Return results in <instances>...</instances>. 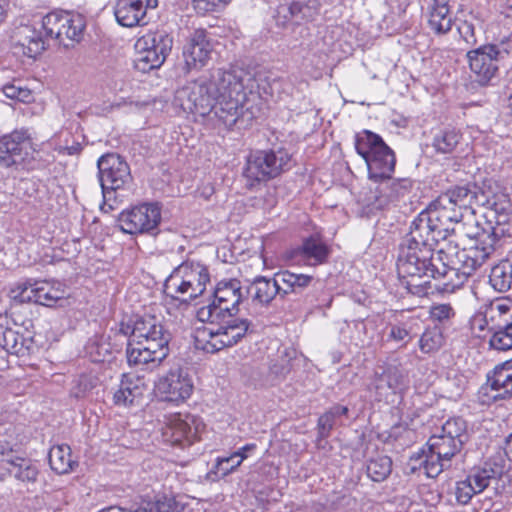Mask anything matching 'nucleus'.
I'll use <instances>...</instances> for the list:
<instances>
[{
  "mask_svg": "<svg viewBox=\"0 0 512 512\" xmlns=\"http://www.w3.org/2000/svg\"><path fill=\"white\" fill-rule=\"evenodd\" d=\"M444 344L442 329L438 326L427 328L420 337L419 348L423 353L439 350Z\"/></svg>",
  "mask_w": 512,
  "mask_h": 512,
  "instance_id": "obj_45",
  "label": "nucleus"
},
{
  "mask_svg": "<svg viewBox=\"0 0 512 512\" xmlns=\"http://www.w3.org/2000/svg\"><path fill=\"white\" fill-rule=\"evenodd\" d=\"M150 505L153 507V512H181L183 510V505L175 497L167 495L159 497L154 503L147 502L139 507L150 508Z\"/></svg>",
  "mask_w": 512,
  "mask_h": 512,
  "instance_id": "obj_49",
  "label": "nucleus"
},
{
  "mask_svg": "<svg viewBox=\"0 0 512 512\" xmlns=\"http://www.w3.org/2000/svg\"><path fill=\"white\" fill-rule=\"evenodd\" d=\"M291 155L282 148L257 150L247 157L243 175L246 185L252 189L267 182L290 168Z\"/></svg>",
  "mask_w": 512,
  "mask_h": 512,
  "instance_id": "obj_7",
  "label": "nucleus"
},
{
  "mask_svg": "<svg viewBox=\"0 0 512 512\" xmlns=\"http://www.w3.org/2000/svg\"><path fill=\"white\" fill-rule=\"evenodd\" d=\"M328 412L336 419L340 415H345L348 412V408L346 406L335 405Z\"/></svg>",
  "mask_w": 512,
  "mask_h": 512,
  "instance_id": "obj_60",
  "label": "nucleus"
},
{
  "mask_svg": "<svg viewBox=\"0 0 512 512\" xmlns=\"http://www.w3.org/2000/svg\"><path fill=\"white\" fill-rule=\"evenodd\" d=\"M2 92L7 98L23 103H30L34 98L31 89L20 79H13L6 83L2 87Z\"/></svg>",
  "mask_w": 512,
  "mask_h": 512,
  "instance_id": "obj_47",
  "label": "nucleus"
},
{
  "mask_svg": "<svg viewBox=\"0 0 512 512\" xmlns=\"http://www.w3.org/2000/svg\"><path fill=\"white\" fill-rule=\"evenodd\" d=\"M99 512H153V507L150 505V508H141L138 506H131L130 509H124L118 506H111L105 509L100 510Z\"/></svg>",
  "mask_w": 512,
  "mask_h": 512,
  "instance_id": "obj_57",
  "label": "nucleus"
},
{
  "mask_svg": "<svg viewBox=\"0 0 512 512\" xmlns=\"http://www.w3.org/2000/svg\"><path fill=\"white\" fill-rule=\"evenodd\" d=\"M0 462L10 475L22 482H35L38 476L36 465L30 460L14 454L12 449H4L0 444Z\"/></svg>",
  "mask_w": 512,
  "mask_h": 512,
  "instance_id": "obj_22",
  "label": "nucleus"
},
{
  "mask_svg": "<svg viewBox=\"0 0 512 512\" xmlns=\"http://www.w3.org/2000/svg\"><path fill=\"white\" fill-rule=\"evenodd\" d=\"M442 195L450 198V202L463 213H474L473 206H479L484 199V191L479 192L475 185L457 186Z\"/></svg>",
  "mask_w": 512,
  "mask_h": 512,
  "instance_id": "obj_27",
  "label": "nucleus"
},
{
  "mask_svg": "<svg viewBox=\"0 0 512 512\" xmlns=\"http://www.w3.org/2000/svg\"><path fill=\"white\" fill-rule=\"evenodd\" d=\"M193 386H156L155 396L162 402L179 404L192 394Z\"/></svg>",
  "mask_w": 512,
  "mask_h": 512,
  "instance_id": "obj_42",
  "label": "nucleus"
},
{
  "mask_svg": "<svg viewBox=\"0 0 512 512\" xmlns=\"http://www.w3.org/2000/svg\"><path fill=\"white\" fill-rule=\"evenodd\" d=\"M476 491L472 487L467 478L458 481L455 487V497L459 504L466 505L470 502L472 497L476 495Z\"/></svg>",
  "mask_w": 512,
  "mask_h": 512,
  "instance_id": "obj_53",
  "label": "nucleus"
},
{
  "mask_svg": "<svg viewBox=\"0 0 512 512\" xmlns=\"http://www.w3.org/2000/svg\"><path fill=\"white\" fill-rule=\"evenodd\" d=\"M489 344L491 348L498 351L512 349V321L498 326L492 334Z\"/></svg>",
  "mask_w": 512,
  "mask_h": 512,
  "instance_id": "obj_48",
  "label": "nucleus"
},
{
  "mask_svg": "<svg viewBox=\"0 0 512 512\" xmlns=\"http://www.w3.org/2000/svg\"><path fill=\"white\" fill-rule=\"evenodd\" d=\"M429 315L433 321L444 323L455 316V310L448 303H437L430 307Z\"/></svg>",
  "mask_w": 512,
  "mask_h": 512,
  "instance_id": "obj_51",
  "label": "nucleus"
},
{
  "mask_svg": "<svg viewBox=\"0 0 512 512\" xmlns=\"http://www.w3.org/2000/svg\"><path fill=\"white\" fill-rule=\"evenodd\" d=\"M456 25L461 42L466 46H473L477 43L478 37L483 31V23L478 16L471 13L465 19L459 20Z\"/></svg>",
  "mask_w": 512,
  "mask_h": 512,
  "instance_id": "obj_35",
  "label": "nucleus"
},
{
  "mask_svg": "<svg viewBox=\"0 0 512 512\" xmlns=\"http://www.w3.org/2000/svg\"><path fill=\"white\" fill-rule=\"evenodd\" d=\"M214 300L209 305L201 307L197 311V318L201 322L219 321L223 316L237 313L238 306L243 299L241 283L237 279L220 281L213 293Z\"/></svg>",
  "mask_w": 512,
  "mask_h": 512,
  "instance_id": "obj_11",
  "label": "nucleus"
},
{
  "mask_svg": "<svg viewBox=\"0 0 512 512\" xmlns=\"http://www.w3.org/2000/svg\"><path fill=\"white\" fill-rule=\"evenodd\" d=\"M288 362H289L288 360H284V362L280 366H278L275 363L271 364V366H270L271 373H273L275 375H281V374H285V373L289 372Z\"/></svg>",
  "mask_w": 512,
  "mask_h": 512,
  "instance_id": "obj_59",
  "label": "nucleus"
},
{
  "mask_svg": "<svg viewBox=\"0 0 512 512\" xmlns=\"http://www.w3.org/2000/svg\"><path fill=\"white\" fill-rule=\"evenodd\" d=\"M491 472L487 469H481L474 471L466 477L477 494L489 486L490 481L494 478Z\"/></svg>",
  "mask_w": 512,
  "mask_h": 512,
  "instance_id": "obj_50",
  "label": "nucleus"
},
{
  "mask_svg": "<svg viewBox=\"0 0 512 512\" xmlns=\"http://www.w3.org/2000/svg\"><path fill=\"white\" fill-rule=\"evenodd\" d=\"M335 423L336 419L328 411L321 415L317 423L318 439L328 438Z\"/></svg>",
  "mask_w": 512,
  "mask_h": 512,
  "instance_id": "obj_54",
  "label": "nucleus"
},
{
  "mask_svg": "<svg viewBox=\"0 0 512 512\" xmlns=\"http://www.w3.org/2000/svg\"><path fill=\"white\" fill-rule=\"evenodd\" d=\"M329 253V247L319 235H311L305 238L298 249L301 259L311 266L326 262Z\"/></svg>",
  "mask_w": 512,
  "mask_h": 512,
  "instance_id": "obj_29",
  "label": "nucleus"
},
{
  "mask_svg": "<svg viewBox=\"0 0 512 512\" xmlns=\"http://www.w3.org/2000/svg\"><path fill=\"white\" fill-rule=\"evenodd\" d=\"M7 6V0H0V21L3 20L5 7Z\"/></svg>",
  "mask_w": 512,
  "mask_h": 512,
  "instance_id": "obj_63",
  "label": "nucleus"
},
{
  "mask_svg": "<svg viewBox=\"0 0 512 512\" xmlns=\"http://www.w3.org/2000/svg\"><path fill=\"white\" fill-rule=\"evenodd\" d=\"M276 275L273 278L256 277L247 288V294L252 302L261 306H268L277 296H280Z\"/></svg>",
  "mask_w": 512,
  "mask_h": 512,
  "instance_id": "obj_26",
  "label": "nucleus"
},
{
  "mask_svg": "<svg viewBox=\"0 0 512 512\" xmlns=\"http://www.w3.org/2000/svg\"><path fill=\"white\" fill-rule=\"evenodd\" d=\"M170 333L162 320L145 315L134 323L127 346V360L130 365L160 363L169 352Z\"/></svg>",
  "mask_w": 512,
  "mask_h": 512,
  "instance_id": "obj_4",
  "label": "nucleus"
},
{
  "mask_svg": "<svg viewBox=\"0 0 512 512\" xmlns=\"http://www.w3.org/2000/svg\"><path fill=\"white\" fill-rule=\"evenodd\" d=\"M462 139L460 129L447 126L438 130L432 139V147L437 153L451 154L453 153Z\"/></svg>",
  "mask_w": 512,
  "mask_h": 512,
  "instance_id": "obj_32",
  "label": "nucleus"
},
{
  "mask_svg": "<svg viewBox=\"0 0 512 512\" xmlns=\"http://www.w3.org/2000/svg\"><path fill=\"white\" fill-rule=\"evenodd\" d=\"M198 431V425L194 417L186 415L183 419L180 414H171L165 417V426L162 427V435L166 441L179 444L184 438L190 439Z\"/></svg>",
  "mask_w": 512,
  "mask_h": 512,
  "instance_id": "obj_23",
  "label": "nucleus"
},
{
  "mask_svg": "<svg viewBox=\"0 0 512 512\" xmlns=\"http://www.w3.org/2000/svg\"><path fill=\"white\" fill-rule=\"evenodd\" d=\"M509 107H510V108H511V110H512V95H511V96H510V98H509Z\"/></svg>",
  "mask_w": 512,
  "mask_h": 512,
  "instance_id": "obj_64",
  "label": "nucleus"
},
{
  "mask_svg": "<svg viewBox=\"0 0 512 512\" xmlns=\"http://www.w3.org/2000/svg\"><path fill=\"white\" fill-rule=\"evenodd\" d=\"M441 434L463 446L468 439L466 421L460 417L447 420L441 428Z\"/></svg>",
  "mask_w": 512,
  "mask_h": 512,
  "instance_id": "obj_46",
  "label": "nucleus"
},
{
  "mask_svg": "<svg viewBox=\"0 0 512 512\" xmlns=\"http://www.w3.org/2000/svg\"><path fill=\"white\" fill-rule=\"evenodd\" d=\"M66 23H68L66 13L52 12L43 17L42 29L47 38L55 39L60 44Z\"/></svg>",
  "mask_w": 512,
  "mask_h": 512,
  "instance_id": "obj_40",
  "label": "nucleus"
},
{
  "mask_svg": "<svg viewBox=\"0 0 512 512\" xmlns=\"http://www.w3.org/2000/svg\"><path fill=\"white\" fill-rule=\"evenodd\" d=\"M432 222L446 237L454 231L453 225L459 223L463 218V212L456 208L450 198L440 195L425 209Z\"/></svg>",
  "mask_w": 512,
  "mask_h": 512,
  "instance_id": "obj_19",
  "label": "nucleus"
},
{
  "mask_svg": "<svg viewBox=\"0 0 512 512\" xmlns=\"http://www.w3.org/2000/svg\"><path fill=\"white\" fill-rule=\"evenodd\" d=\"M66 15L68 23L65 24V28L63 29L60 44L64 45L65 47H69L73 45V43L79 42L81 40L85 28V23L80 15H73L70 13H66Z\"/></svg>",
  "mask_w": 512,
  "mask_h": 512,
  "instance_id": "obj_39",
  "label": "nucleus"
},
{
  "mask_svg": "<svg viewBox=\"0 0 512 512\" xmlns=\"http://www.w3.org/2000/svg\"><path fill=\"white\" fill-rule=\"evenodd\" d=\"M446 238L445 234L438 229V226L432 222L431 218L423 210L413 220L410 231L402 242L434 249L439 240Z\"/></svg>",
  "mask_w": 512,
  "mask_h": 512,
  "instance_id": "obj_17",
  "label": "nucleus"
},
{
  "mask_svg": "<svg viewBox=\"0 0 512 512\" xmlns=\"http://www.w3.org/2000/svg\"><path fill=\"white\" fill-rule=\"evenodd\" d=\"M496 309L501 314H505L510 310L509 306L506 304H497Z\"/></svg>",
  "mask_w": 512,
  "mask_h": 512,
  "instance_id": "obj_62",
  "label": "nucleus"
},
{
  "mask_svg": "<svg viewBox=\"0 0 512 512\" xmlns=\"http://www.w3.org/2000/svg\"><path fill=\"white\" fill-rule=\"evenodd\" d=\"M507 53L494 44L482 45L468 51L467 59L474 81L482 86L488 85L497 74L499 61Z\"/></svg>",
  "mask_w": 512,
  "mask_h": 512,
  "instance_id": "obj_14",
  "label": "nucleus"
},
{
  "mask_svg": "<svg viewBox=\"0 0 512 512\" xmlns=\"http://www.w3.org/2000/svg\"><path fill=\"white\" fill-rule=\"evenodd\" d=\"M49 464L57 474H66L71 472L77 462L73 460L71 448L67 444L55 445L51 447L48 455Z\"/></svg>",
  "mask_w": 512,
  "mask_h": 512,
  "instance_id": "obj_33",
  "label": "nucleus"
},
{
  "mask_svg": "<svg viewBox=\"0 0 512 512\" xmlns=\"http://www.w3.org/2000/svg\"><path fill=\"white\" fill-rule=\"evenodd\" d=\"M12 41L18 52L30 58H35L45 50V40L41 33L28 25L19 27Z\"/></svg>",
  "mask_w": 512,
  "mask_h": 512,
  "instance_id": "obj_24",
  "label": "nucleus"
},
{
  "mask_svg": "<svg viewBox=\"0 0 512 512\" xmlns=\"http://www.w3.org/2000/svg\"><path fill=\"white\" fill-rule=\"evenodd\" d=\"M208 282L209 274L204 266L183 263L166 279L164 292L171 298L189 302L203 294Z\"/></svg>",
  "mask_w": 512,
  "mask_h": 512,
  "instance_id": "obj_8",
  "label": "nucleus"
},
{
  "mask_svg": "<svg viewBox=\"0 0 512 512\" xmlns=\"http://www.w3.org/2000/svg\"><path fill=\"white\" fill-rule=\"evenodd\" d=\"M494 240L488 235L475 237L471 244L460 250H444V260L437 263L435 278H443L444 290L452 292L460 288L477 268L493 254Z\"/></svg>",
  "mask_w": 512,
  "mask_h": 512,
  "instance_id": "obj_2",
  "label": "nucleus"
},
{
  "mask_svg": "<svg viewBox=\"0 0 512 512\" xmlns=\"http://www.w3.org/2000/svg\"><path fill=\"white\" fill-rule=\"evenodd\" d=\"M512 397L511 389L507 386H480L477 391V400L482 405H491L499 400H505Z\"/></svg>",
  "mask_w": 512,
  "mask_h": 512,
  "instance_id": "obj_43",
  "label": "nucleus"
},
{
  "mask_svg": "<svg viewBox=\"0 0 512 512\" xmlns=\"http://www.w3.org/2000/svg\"><path fill=\"white\" fill-rule=\"evenodd\" d=\"M245 78L249 79L243 71L213 70L208 77L202 76L178 89L174 104L199 116L214 110L225 126L238 124L239 128H247L257 117L258 108L248 96Z\"/></svg>",
  "mask_w": 512,
  "mask_h": 512,
  "instance_id": "obj_1",
  "label": "nucleus"
},
{
  "mask_svg": "<svg viewBox=\"0 0 512 512\" xmlns=\"http://www.w3.org/2000/svg\"><path fill=\"white\" fill-rule=\"evenodd\" d=\"M366 471L373 481H384L392 471V460L388 456L378 455L368 461Z\"/></svg>",
  "mask_w": 512,
  "mask_h": 512,
  "instance_id": "obj_41",
  "label": "nucleus"
},
{
  "mask_svg": "<svg viewBox=\"0 0 512 512\" xmlns=\"http://www.w3.org/2000/svg\"><path fill=\"white\" fill-rule=\"evenodd\" d=\"M38 281L33 279L20 280L13 283L8 295L9 297L19 303H36V292Z\"/></svg>",
  "mask_w": 512,
  "mask_h": 512,
  "instance_id": "obj_37",
  "label": "nucleus"
},
{
  "mask_svg": "<svg viewBox=\"0 0 512 512\" xmlns=\"http://www.w3.org/2000/svg\"><path fill=\"white\" fill-rule=\"evenodd\" d=\"M172 45V37L163 30L143 35L135 43V68L143 73L159 68L170 53Z\"/></svg>",
  "mask_w": 512,
  "mask_h": 512,
  "instance_id": "obj_10",
  "label": "nucleus"
},
{
  "mask_svg": "<svg viewBox=\"0 0 512 512\" xmlns=\"http://www.w3.org/2000/svg\"><path fill=\"white\" fill-rule=\"evenodd\" d=\"M157 6L158 0H117L114 15L123 27L142 26L147 24V10Z\"/></svg>",
  "mask_w": 512,
  "mask_h": 512,
  "instance_id": "obj_18",
  "label": "nucleus"
},
{
  "mask_svg": "<svg viewBox=\"0 0 512 512\" xmlns=\"http://www.w3.org/2000/svg\"><path fill=\"white\" fill-rule=\"evenodd\" d=\"M511 381V374L508 361L498 365L491 373L487 374V384H509Z\"/></svg>",
  "mask_w": 512,
  "mask_h": 512,
  "instance_id": "obj_52",
  "label": "nucleus"
},
{
  "mask_svg": "<svg viewBox=\"0 0 512 512\" xmlns=\"http://www.w3.org/2000/svg\"><path fill=\"white\" fill-rule=\"evenodd\" d=\"M482 201L479 206H483L485 209L484 216L489 228L478 233L476 237H482V235L485 234L493 238L494 252L500 238L504 236L507 231L504 225L509 222L512 216V204L508 195L502 192L487 193L484 191V199Z\"/></svg>",
  "mask_w": 512,
  "mask_h": 512,
  "instance_id": "obj_13",
  "label": "nucleus"
},
{
  "mask_svg": "<svg viewBox=\"0 0 512 512\" xmlns=\"http://www.w3.org/2000/svg\"><path fill=\"white\" fill-rule=\"evenodd\" d=\"M504 450L506 456L512 461V433L506 438Z\"/></svg>",
  "mask_w": 512,
  "mask_h": 512,
  "instance_id": "obj_61",
  "label": "nucleus"
},
{
  "mask_svg": "<svg viewBox=\"0 0 512 512\" xmlns=\"http://www.w3.org/2000/svg\"><path fill=\"white\" fill-rule=\"evenodd\" d=\"M255 448L256 445L253 443L246 444L228 457L217 458L213 468L211 469V473L218 474V472H221L222 476L229 475L234 472L247 458V453Z\"/></svg>",
  "mask_w": 512,
  "mask_h": 512,
  "instance_id": "obj_34",
  "label": "nucleus"
},
{
  "mask_svg": "<svg viewBox=\"0 0 512 512\" xmlns=\"http://www.w3.org/2000/svg\"><path fill=\"white\" fill-rule=\"evenodd\" d=\"M280 292V297H284L290 293H300L309 286L313 277L306 274H296L288 270L280 271L275 274Z\"/></svg>",
  "mask_w": 512,
  "mask_h": 512,
  "instance_id": "obj_31",
  "label": "nucleus"
},
{
  "mask_svg": "<svg viewBox=\"0 0 512 512\" xmlns=\"http://www.w3.org/2000/svg\"><path fill=\"white\" fill-rule=\"evenodd\" d=\"M165 384H193L196 379L194 367L189 365H173L163 377Z\"/></svg>",
  "mask_w": 512,
  "mask_h": 512,
  "instance_id": "obj_44",
  "label": "nucleus"
},
{
  "mask_svg": "<svg viewBox=\"0 0 512 512\" xmlns=\"http://www.w3.org/2000/svg\"><path fill=\"white\" fill-rule=\"evenodd\" d=\"M230 0H194V6L199 11H212L220 4H227Z\"/></svg>",
  "mask_w": 512,
  "mask_h": 512,
  "instance_id": "obj_56",
  "label": "nucleus"
},
{
  "mask_svg": "<svg viewBox=\"0 0 512 512\" xmlns=\"http://www.w3.org/2000/svg\"><path fill=\"white\" fill-rule=\"evenodd\" d=\"M32 346V338L25 337L19 332L0 324V347L7 353L25 356L29 354Z\"/></svg>",
  "mask_w": 512,
  "mask_h": 512,
  "instance_id": "obj_30",
  "label": "nucleus"
},
{
  "mask_svg": "<svg viewBox=\"0 0 512 512\" xmlns=\"http://www.w3.org/2000/svg\"><path fill=\"white\" fill-rule=\"evenodd\" d=\"M98 180L102 189L101 210L109 213L119 202V191L130 188L133 178L126 160L116 153L102 155L97 161Z\"/></svg>",
  "mask_w": 512,
  "mask_h": 512,
  "instance_id": "obj_5",
  "label": "nucleus"
},
{
  "mask_svg": "<svg viewBox=\"0 0 512 512\" xmlns=\"http://www.w3.org/2000/svg\"><path fill=\"white\" fill-rule=\"evenodd\" d=\"M412 187L409 179H398L390 183V185L377 187L372 195L367 199V205L374 209H382L389 202L398 199L407 194Z\"/></svg>",
  "mask_w": 512,
  "mask_h": 512,
  "instance_id": "obj_25",
  "label": "nucleus"
},
{
  "mask_svg": "<svg viewBox=\"0 0 512 512\" xmlns=\"http://www.w3.org/2000/svg\"><path fill=\"white\" fill-rule=\"evenodd\" d=\"M212 47L204 30H195L185 46L183 56L187 71L204 66L210 57Z\"/></svg>",
  "mask_w": 512,
  "mask_h": 512,
  "instance_id": "obj_21",
  "label": "nucleus"
},
{
  "mask_svg": "<svg viewBox=\"0 0 512 512\" xmlns=\"http://www.w3.org/2000/svg\"><path fill=\"white\" fill-rule=\"evenodd\" d=\"M138 389L139 386H134L133 388H130L129 386L126 388L121 387L114 393L115 404L125 406L133 404Z\"/></svg>",
  "mask_w": 512,
  "mask_h": 512,
  "instance_id": "obj_55",
  "label": "nucleus"
},
{
  "mask_svg": "<svg viewBox=\"0 0 512 512\" xmlns=\"http://www.w3.org/2000/svg\"><path fill=\"white\" fill-rule=\"evenodd\" d=\"M36 292V304L51 307L58 300L65 298L66 291L60 283L38 281Z\"/></svg>",
  "mask_w": 512,
  "mask_h": 512,
  "instance_id": "obj_36",
  "label": "nucleus"
},
{
  "mask_svg": "<svg viewBox=\"0 0 512 512\" xmlns=\"http://www.w3.org/2000/svg\"><path fill=\"white\" fill-rule=\"evenodd\" d=\"M355 149L365 160L369 179L377 182L391 178L396 157L380 135L370 130H363L355 136Z\"/></svg>",
  "mask_w": 512,
  "mask_h": 512,
  "instance_id": "obj_6",
  "label": "nucleus"
},
{
  "mask_svg": "<svg viewBox=\"0 0 512 512\" xmlns=\"http://www.w3.org/2000/svg\"><path fill=\"white\" fill-rule=\"evenodd\" d=\"M320 0H295L291 4L280 5L275 15L276 24L286 27L289 23L301 24L316 20L321 11Z\"/></svg>",
  "mask_w": 512,
  "mask_h": 512,
  "instance_id": "obj_16",
  "label": "nucleus"
},
{
  "mask_svg": "<svg viewBox=\"0 0 512 512\" xmlns=\"http://www.w3.org/2000/svg\"><path fill=\"white\" fill-rule=\"evenodd\" d=\"M510 262L502 260L491 269L489 282L498 292H506L512 287V272Z\"/></svg>",
  "mask_w": 512,
  "mask_h": 512,
  "instance_id": "obj_38",
  "label": "nucleus"
},
{
  "mask_svg": "<svg viewBox=\"0 0 512 512\" xmlns=\"http://www.w3.org/2000/svg\"><path fill=\"white\" fill-rule=\"evenodd\" d=\"M444 260V250L419 247L401 242L397 256V272L405 280L406 289L413 295L424 297L429 294L430 279L435 278L437 263Z\"/></svg>",
  "mask_w": 512,
  "mask_h": 512,
  "instance_id": "obj_3",
  "label": "nucleus"
},
{
  "mask_svg": "<svg viewBox=\"0 0 512 512\" xmlns=\"http://www.w3.org/2000/svg\"><path fill=\"white\" fill-rule=\"evenodd\" d=\"M160 220V208L154 204H144L123 211L118 218L121 230L128 234L153 233Z\"/></svg>",
  "mask_w": 512,
  "mask_h": 512,
  "instance_id": "obj_15",
  "label": "nucleus"
},
{
  "mask_svg": "<svg viewBox=\"0 0 512 512\" xmlns=\"http://www.w3.org/2000/svg\"><path fill=\"white\" fill-rule=\"evenodd\" d=\"M236 313L219 318L214 321L216 328H205L202 336L206 340L205 349L215 352L236 344L248 332L251 322L246 318H238Z\"/></svg>",
  "mask_w": 512,
  "mask_h": 512,
  "instance_id": "obj_12",
  "label": "nucleus"
},
{
  "mask_svg": "<svg viewBox=\"0 0 512 512\" xmlns=\"http://www.w3.org/2000/svg\"><path fill=\"white\" fill-rule=\"evenodd\" d=\"M453 25L449 0H433L429 7L428 26L436 35H444Z\"/></svg>",
  "mask_w": 512,
  "mask_h": 512,
  "instance_id": "obj_28",
  "label": "nucleus"
},
{
  "mask_svg": "<svg viewBox=\"0 0 512 512\" xmlns=\"http://www.w3.org/2000/svg\"><path fill=\"white\" fill-rule=\"evenodd\" d=\"M389 336L395 341H403L409 336V332L404 327L393 326L390 330Z\"/></svg>",
  "mask_w": 512,
  "mask_h": 512,
  "instance_id": "obj_58",
  "label": "nucleus"
},
{
  "mask_svg": "<svg viewBox=\"0 0 512 512\" xmlns=\"http://www.w3.org/2000/svg\"><path fill=\"white\" fill-rule=\"evenodd\" d=\"M30 146L25 132L14 131L0 138V165L11 167L24 161Z\"/></svg>",
  "mask_w": 512,
  "mask_h": 512,
  "instance_id": "obj_20",
  "label": "nucleus"
},
{
  "mask_svg": "<svg viewBox=\"0 0 512 512\" xmlns=\"http://www.w3.org/2000/svg\"><path fill=\"white\" fill-rule=\"evenodd\" d=\"M462 447L456 440L440 433L431 436L427 442V449L411 457V460L419 462V467L424 469L425 474L434 478L444 469L451 467L452 458L460 452Z\"/></svg>",
  "mask_w": 512,
  "mask_h": 512,
  "instance_id": "obj_9",
  "label": "nucleus"
}]
</instances>
